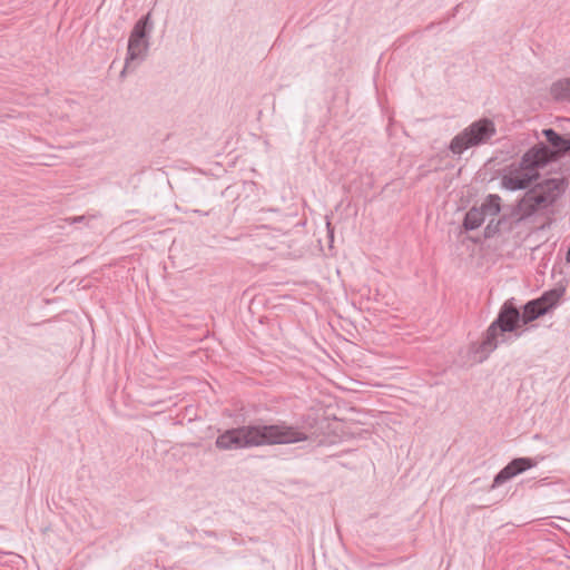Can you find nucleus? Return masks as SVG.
Returning a JSON list of instances; mask_svg holds the SVG:
<instances>
[{
    "label": "nucleus",
    "instance_id": "2eb2a0df",
    "mask_svg": "<svg viewBox=\"0 0 570 570\" xmlns=\"http://www.w3.org/2000/svg\"><path fill=\"white\" fill-rule=\"evenodd\" d=\"M500 220H498L497 223H494V220H490V223L487 225V227L484 228V237L485 238H491L493 237L497 233H499V226H500Z\"/></svg>",
    "mask_w": 570,
    "mask_h": 570
},
{
    "label": "nucleus",
    "instance_id": "0eeeda50",
    "mask_svg": "<svg viewBox=\"0 0 570 570\" xmlns=\"http://www.w3.org/2000/svg\"><path fill=\"white\" fill-rule=\"evenodd\" d=\"M539 463L537 458H514L503 469H501L493 479L491 489H495L503 483L510 481L512 478L530 470Z\"/></svg>",
    "mask_w": 570,
    "mask_h": 570
},
{
    "label": "nucleus",
    "instance_id": "f8f14e48",
    "mask_svg": "<svg viewBox=\"0 0 570 570\" xmlns=\"http://www.w3.org/2000/svg\"><path fill=\"white\" fill-rule=\"evenodd\" d=\"M550 94L556 101L570 102V77L554 81L551 85Z\"/></svg>",
    "mask_w": 570,
    "mask_h": 570
},
{
    "label": "nucleus",
    "instance_id": "1a4fd4ad",
    "mask_svg": "<svg viewBox=\"0 0 570 570\" xmlns=\"http://www.w3.org/2000/svg\"><path fill=\"white\" fill-rule=\"evenodd\" d=\"M548 144V151L553 161L564 156H570V135L563 136L552 128L542 130Z\"/></svg>",
    "mask_w": 570,
    "mask_h": 570
},
{
    "label": "nucleus",
    "instance_id": "9d476101",
    "mask_svg": "<svg viewBox=\"0 0 570 570\" xmlns=\"http://www.w3.org/2000/svg\"><path fill=\"white\" fill-rule=\"evenodd\" d=\"M521 311V323L522 325H528L532 323L533 321L538 320L539 317L548 314L547 308H543L539 304V301L530 299L523 306Z\"/></svg>",
    "mask_w": 570,
    "mask_h": 570
},
{
    "label": "nucleus",
    "instance_id": "20e7f679",
    "mask_svg": "<svg viewBox=\"0 0 570 570\" xmlns=\"http://www.w3.org/2000/svg\"><path fill=\"white\" fill-rule=\"evenodd\" d=\"M497 134L494 122L489 118H481L473 121L460 134L454 136L449 149L454 155H461L464 150L487 144Z\"/></svg>",
    "mask_w": 570,
    "mask_h": 570
},
{
    "label": "nucleus",
    "instance_id": "dca6fc26",
    "mask_svg": "<svg viewBox=\"0 0 570 570\" xmlns=\"http://www.w3.org/2000/svg\"><path fill=\"white\" fill-rule=\"evenodd\" d=\"M86 219H87V217L81 215V216L67 217V218H65V222H67L68 224H76V223H82Z\"/></svg>",
    "mask_w": 570,
    "mask_h": 570
},
{
    "label": "nucleus",
    "instance_id": "9b49d317",
    "mask_svg": "<svg viewBox=\"0 0 570 570\" xmlns=\"http://www.w3.org/2000/svg\"><path fill=\"white\" fill-rule=\"evenodd\" d=\"M564 293H566V287L559 286V287H554L552 289L546 291L544 293H542V295L540 297H538L535 299L539 301V304L541 306H543V308H547V313H550L552 309H554L558 306L559 301L564 295Z\"/></svg>",
    "mask_w": 570,
    "mask_h": 570
},
{
    "label": "nucleus",
    "instance_id": "39448f33",
    "mask_svg": "<svg viewBox=\"0 0 570 570\" xmlns=\"http://www.w3.org/2000/svg\"><path fill=\"white\" fill-rule=\"evenodd\" d=\"M154 23L151 21V13L142 16L134 26L127 47V57L125 67L120 72V76L129 70L132 61L144 60L149 49V35L153 31Z\"/></svg>",
    "mask_w": 570,
    "mask_h": 570
},
{
    "label": "nucleus",
    "instance_id": "ddd939ff",
    "mask_svg": "<svg viewBox=\"0 0 570 570\" xmlns=\"http://www.w3.org/2000/svg\"><path fill=\"white\" fill-rule=\"evenodd\" d=\"M485 219L482 210L479 207H472L466 212L463 219V228L465 230H474L479 228Z\"/></svg>",
    "mask_w": 570,
    "mask_h": 570
},
{
    "label": "nucleus",
    "instance_id": "7ed1b4c3",
    "mask_svg": "<svg viewBox=\"0 0 570 570\" xmlns=\"http://www.w3.org/2000/svg\"><path fill=\"white\" fill-rule=\"evenodd\" d=\"M567 180L564 178H546L537 181L518 200L513 214L519 220L528 219L531 216L552 207L564 194Z\"/></svg>",
    "mask_w": 570,
    "mask_h": 570
},
{
    "label": "nucleus",
    "instance_id": "4468645a",
    "mask_svg": "<svg viewBox=\"0 0 570 570\" xmlns=\"http://www.w3.org/2000/svg\"><path fill=\"white\" fill-rule=\"evenodd\" d=\"M479 208L484 216H495L501 210V197L495 194H490Z\"/></svg>",
    "mask_w": 570,
    "mask_h": 570
},
{
    "label": "nucleus",
    "instance_id": "a211bd4d",
    "mask_svg": "<svg viewBox=\"0 0 570 570\" xmlns=\"http://www.w3.org/2000/svg\"><path fill=\"white\" fill-rule=\"evenodd\" d=\"M566 261L570 262V245H569V248H568L567 254H566Z\"/></svg>",
    "mask_w": 570,
    "mask_h": 570
},
{
    "label": "nucleus",
    "instance_id": "f257e3e1",
    "mask_svg": "<svg viewBox=\"0 0 570 570\" xmlns=\"http://www.w3.org/2000/svg\"><path fill=\"white\" fill-rule=\"evenodd\" d=\"M307 440V434L285 422L277 424H249L220 433L215 446L220 451L249 449L262 445L292 444Z\"/></svg>",
    "mask_w": 570,
    "mask_h": 570
},
{
    "label": "nucleus",
    "instance_id": "6e6552de",
    "mask_svg": "<svg viewBox=\"0 0 570 570\" xmlns=\"http://www.w3.org/2000/svg\"><path fill=\"white\" fill-rule=\"evenodd\" d=\"M552 161L553 160L548 151V146L540 141L525 151L519 163L535 175H540L538 169Z\"/></svg>",
    "mask_w": 570,
    "mask_h": 570
},
{
    "label": "nucleus",
    "instance_id": "6ab92c4d",
    "mask_svg": "<svg viewBox=\"0 0 570 570\" xmlns=\"http://www.w3.org/2000/svg\"><path fill=\"white\" fill-rule=\"evenodd\" d=\"M1 528H2V527L0 525V529H1Z\"/></svg>",
    "mask_w": 570,
    "mask_h": 570
},
{
    "label": "nucleus",
    "instance_id": "f3484780",
    "mask_svg": "<svg viewBox=\"0 0 570 570\" xmlns=\"http://www.w3.org/2000/svg\"><path fill=\"white\" fill-rule=\"evenodd\" d=\"M191 212L195 213V214H198V215H204V216H208L210 214V210L209 212H202L199 209H193Z\"/></svg>",
    "mask_w": 570,
    "mask_h": 570
},
{
    "label": "nucleus",
    "instance_id": "423d86ee",
    "mask_svg": "<svg viewBox=\"0 0 570 570\" xmlns=\"http://www.w3.org/2000/svg\"><path fill=\"white\" fill-rule=\"evenodd\" d=\"M540 175H535L530 169L519 164H512L501 177V185L508 190L529 189Z\"/></svg>",
    "mask_w": 570,
    "mask_h": 570
},
{
    "label": "nucleus",
    "instance_id": "f03ea898",
    "mask_svg": "<svg viewBox=\"0 0 570 570\" xmlns=\"http://www.w3.org/2000/svg\"><path fill=\"white\" fill-rule=\"evenodd\" d=\"M521 311L515 305L514 298L507 299L500 307L494 321L483 333L480 342L471 345V352L480 355L479 361L483 362L494 352L499 344L508 342L507 333H513L515 337H520L522 332H518L521 323Z\"/></svg>",
    "mask_w": 570,
    "mask_h": 570
}]
</instances>
